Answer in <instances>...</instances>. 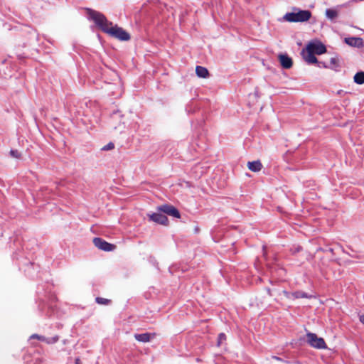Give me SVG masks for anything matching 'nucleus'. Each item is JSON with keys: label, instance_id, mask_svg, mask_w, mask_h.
<instances>
[{"label": "nucleus", "instance_id": "aec40b11", "mask_svg": "<svg viewBox=\"0 0 364 364\" xmlns=\"http://www.w3.org/2000/svg\"><path fill=\"white\" fill-rule=\"evenodd\" d=\"M226 339V336L225 333H221L218 335V346H220L222 343Z\"/></svg>", "mask_w": 364, "mask_h": 364}, {"label": "nucleus", "instance_id": "412c9836", "mask_svg": "<svg viewBox=\"0 0 364 364\" xmlns=\"http://www.w3.org/2000/svg\"><path fill=\"white\" fill-rule=\"evenodd\" d=\"M283 294L286 298L294 300V292L283 291Z\"/></svg>", "mask_w": 364, "mask_h": 364}, {"label": "nucleus", "instance_id": "6e6552de", "mask_svg": "<svg viewBox=\"0 0 364 364\" xmlns=\"http://www.w3.org/2000/svg\"><path fill=\"white\" fill-rule=\"evenodd\" d=\"M279 63L282 67L284 69H289L292 66V60L287 54H279L278 55Z\"/></svg>", "mask_w": 364, "mask_h": 364}, {"label": "nucleus", "instance_id": "dca6fc26", "mask_svg": "<svg viewBox=\"0 0 364 364\" xmlns=\"http://www.w3.org/2000/svg\"><path fill=\"white\" fill-rule=\"evenodd\" d=\"M354 82L358 85L364 84V72L360 71L355 73L353 77Z\"/></svg>", "mask_w": 364, "mask_h": 364}, {"label": "nucleus", "instance_id": "20e7f679", "mask_svg": "<svg viewBox=\"0 0 364 364\" xmlns=\"http://www.w3.org/2000/svg\"><path fill=\"white\" fill-rule=\"evenodd\" d=\"M306 50L317 55H321L326 51L325 46L318 41L310 42L306 46Z\"/></svg>", "mask_w": 364, "mask_h": 364}, {"label": "nucleus", "instance_id": "a878e982", "mask_svg": "<svg viewBox=\"0 0 364 364\" xmlns=\"http://www.w3.org/2000/svg\"><path fill=\"white\" fill-rule=\"evenodd\" d=\"M75 364H81L80 359L79 358H75Z\"/></svg>", "mask_w": 364, "mask_h": 364}, {"label": "nucleus", "instance_id": "7ed1b4c3", "mask_svg": "<svg viewBox=\"0 0 364 364\" xmlns=\"http://www.w3.org/2000/svg\"><path fill=\"white\" fill-rule=\"evenodd\" d=\"M306 341L313 348L318 349L326 348V345L323 338L318 337L315 333H308L306 334Z\"/></svg>", "mask_w": 364, "mask_h": 364}, {"label": "nucleus", "instance_id": "4468645a", "mask_svg": "<svg viewBox=\"0 0 364 364\" xmlns=\"http://www.w3.org/2000/svg\"><path fill=\"white\" fill-rule=\"evenodd\" d=\"M196 73L199 77L205 78L208 75V70L202 66H197L196 68Z\"/></svg>", "mask_w": 364, "mask_h": 364}, {"label": "nucleus", "instance_id": "9b49d317", "mask_svg": "<svg viewBox=\"0 0 364 364\" xmlns=\"http://www.w3.org/2000/svg\"><path fill=\"white\" fill-rule=\"evenodd\" d=\"M303 55H304V60L308 63L311 64V63H317V58L315 57L314 53L312 52H310V50H307L306 49V52L304 50H303Z\"/></svg>", "mask_w": 364, "mask_h": 364}, {"label": "nucleus", "instance_id": "393cba45", "mask_svg": "<svg viewBox=\"0 0 364 364\" xmlns=\"http://www.w3.org/2000/svg\"><path fill=\"white\" fill-rule=\"evenodd\" d=\"M359 320L364 325V315L360 316Z\"/></svg>", "mask_w": 364, "mask_h": 364}, {"label": "nucleus", "instance_id": "9d476101", "mask_svg": "<svg viewBox=\"0 0 364 364\" xmlns=\"http://www.w3.org/2000/svg\"><path fill=\"white\" fill-rule=\"evenodd\" d=\"M345 42L348 45H349L350 46H353V47L360 48V47H362L363 46V39L361 38H359V37L346 38L345 39Z\"/></svg>", "mask_w": 364, "mask_h": 364}, {"label": "nucleus", "instance_id": "f8f14e48", "mask_svg": "<svg viewBox=\"0 0 364 364\" xmlns=\"http://www.w3.org/2000/svg\"><path fill=\"white\" fill-rule=\"evenodd\" d=\"M31 339H33V338H36V339H38L39 341H44L47 343H55V342H57L58 341V338L56 337H53V338H46L45 336H40V335H38V334H33L30 337Z\"/></svg>", "mask_w": 364, "mask_h": 364}, {"label": "nucleus", "instance_id": "b1692460", "mask_svg": "<svg viewBox=\"0 0 364 364\" xmlns=\"http://www.w3.org/2000/svg\"><path fill=\"white\" fill-rule=\"evenodd\" d=\"M10 154L13 157L15 158H18L20 156V154L17 150H11Z\"/></svg>", "mask_w": 364, "mask_h": 364}, {"label": "nucleus", "instance_id": "39448f33", "mask_svg": "<svg viewBox=\"0 0 364 364\" xmlns=\"http://www.w3.org/2000/svg\"><path fill=\"white\" fill-rule=\"evenodd\" d=\"M93 243L98 249L104 251H112L115 248V246L114 245L108 243L107 242L100 237H95L93 239Z\"/></svg>", "mask_w": 364, "mask_h": 364}, {"label": "nucleus", "instance_id": "f257e3e1", "mask_svg": "<svg viewBox=\"0 0 364 364\" xmlns=\"http://www.w3.org/2000/svg\"><path fill=\"white\" fill-rule=\"evenodd\" d=\"M87 14L89 19L93 21L97 26L110 36L122 41L130 39V36L126 31L117 25H113L102 13L87 9Z\"/></svg>", "mask_w": 364, "mask_h": 364}, {"label": "nucleus", "instance_id": "f3484780", "mask_svg": "<svg viewBox=\"0 0 364 364\" xmlns=\"http://www.w3.org/2000/svg\"><path fill=\"white\" fill-rule=\"evenodd\" d=\"M312 296L302 291H296L294 292V299L300 298H311Z\"/></svg>", "mask_w": 364, "mask_h": 364}, {"label": "nucleus", "instance_id": "5701e85b", "mask_svg": "<svg viewBox=\"0 0 364 364\" xmlns=\"http://www.w3.org/2000/svg\"><path fill=\"white\" fill-rule=\"evenodd\" d=\"M122 117V114L119 111L114 112L112 115V120H117L119 119Z\"/></svg>", "mask_w": 364, "mask_h": 364}, {"label": "nucleus", "instance_id": "bb28decb", "mask_svg": "<svg viewBox=\"0 0 364 364\" xmlns=\"http://www.w3.org/2000/svg\"><path fill=\"white\" fill-rule=\"evenodd\" d=\"M112 127H113L114 129H117V127L116 125H114V124H112Z\"/></svg>", "mask_w": 364, "mask_h": 364}, {"label": "nucleus", "instance_id": "4be33fe9", "mask_svg": "<svg viewBox=\"0 0 364 364\" xmlns=\"http://www.w3.org/2000/svg\"><path fill=\"white\" fill-rule=\"evenodd\" d=\"M114 144L112 143V142H109L107 145L104 146L102 148V150H103V151H108V150H111V149H114Z\"/></svg>", "mask_w": 364, "mask_h": 364}, {"label": "nucleus", "instance_id": "423d86ee", "mask_svg": "<svg viewBox=\"0 0 364 364\" xmlns=\"http://www.w3.org/2000/svg\"><path fill=\"white\" fill-rule=\"evenodd\" d=\"M147 216L149 217V220L161 225H167L168 223V218L162 213H148Z\"/></svg>", "mask_w": 364, "mask_h": 364}, {"label": "nucleus", "instance_id": "6ab92c4d", "mask_svg": "<svg viewBox=\"0 0 364 364\" xmlns=\"http://www.w3.org/2000/svg\"><path fill=\"white\" fill-rule=\"evenodd\" d=\"M95 301L100 305H108L110 303V300L102 297H96Z\"/></svg>", "mask_w": 364, "mask_h": 364}, {"label": "nucleus", "instance_id": "2eb2a0df", "mask_svg": "<svg viewBox=\"0 0 364 364\" xmlns=\"http://www.w3.org/2000/svg\"><path fill=\"white\" fill-rule=\"evenodd\" d=\"M338 15V11L333 9H327L326 10V16L327 18L333 21L337 18Z\"/></svg>", "mask_w": 364, "mask_h": 364}, {"label": "nucleus", "instance_id": "ddd939ff", "mask_svg": "<svg viewBox=\"0 0 364 364\" xmlns=\"http://www.w3.org/2000/svg\"><path fill=\"white\" fill-rule=\"evenodd\" d=\"M247 167L252 171L257 172L262 169V165L259 161H249L247 163Z\"/></svg>", "mask_w": 364, "mask_h": 364}, {"label": "nucleus", "instance_id": "0eeeda50", "mask_svg": "<svg viewBox=\"0 0 364 364\" xmlns=\"http://www.w3.org/2000/svg\"><path fill=\"white\" fill-rule=\"evenodd\" d=\"M159 210L162 212L164 215L167 214L168 215L173 216L176 218H180V213L178 210L172 205H164L159 207Z\"/></svg>", "mask_w": 364, "mask_h": 364}, {"label": "nucleus", "instance_id": "a211bd4d", "mask_svg": "<svg viewBox=\"0 0 364 364\" xmlns=\"http://www.w3.org/2000/svg\"><path fill=\"white\" fill-rule=\"evenodd\" d=\"M324 67L336 70L338 67V59L336 58H331L330 59V65H324Z\"/></svg>", "mask_w": 364, "mask_h": 364}, {"label": "nucleus", "instance_id": "f03ea898", "mask_svg": "<svg viewBox=\"0 0 364 364\" xmlns=\"http://www.w3.org/2000/svg\"><path fill=\"white\" fill-rule=\"evenodd\" d=\"M294 11L287 13L283 19L288 22H305L310 19L311 13L309 10H300L297 8L293 9Z\"/></svg>", "mask_w": 364, "mask_h": 364}, {"label": "nucleus", "instance_id": "1a4fd4ad", "mask_svg": "<svg viewBox=\"0 0 364 364\" xmlns=\"http://www.w3.org/2000/svg\"><path fill=\"white\" fill-rule=\"evenodd\" d=\"M134 338L141 343L149 342L152 338L155 337V333H136L134 334Z\"/></svg>", "mask_w": 364, "mask_h": 364}]
</instances>
